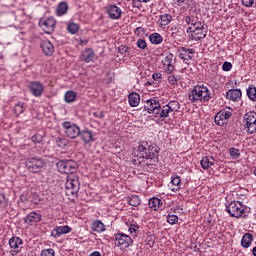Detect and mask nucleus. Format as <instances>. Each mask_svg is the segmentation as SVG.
<instances>
[{
  "label": "nucleus",
  "mask_w": 256,
  "mask_h": 256,
  "mask_svg": "<svg viewBox=\"0 0 256 256\" xmlns=\"http://www.w3.org/2000/svg\"><path fill=\"white\" fill-rule=\"evenodd\" d=\"M132 163L145 173H151L153 167L159 163V147L142 141L133 150Z\"/></svg>",
  "instance_id": "1"
},
{
  "label": "nucleus",
  "mask_w": 256,
  "mask_h": 256,
  "mask_svg": "<svg viewBox=\"0 0 256 256\" xmlns=\"http://www.w3.org/2000/svg\"><path fill=\"white\" fill-rule=\"evenodd\" d=\"M188 99L191 103H207L211 99V91L205 85H197L188 94Z\"/></svg>",
  "instance_id": "2"
},
{
  "label": "nucleus",
  "mask_w": 256,
  "mask_h": 256,
  "mask_svg": "<svg viewBox=\"0 0 256 256\" xmlns=\"http://www.w3.org/2000/svg\"><path fill=\"white\" fill-rule=\"evenodd\" d=\"M81 184L79 183V177L77 174H70L67 176L65 184V193L67 197H77Z\"/></svg>",
  "instance_id": "3"
},
{
  "label": "nucleus",
  "mask_w": 256,
  "mask_h": 256,
  "mask_svg": "<svg viewBox=\"0 0 256 256\" xmlns=\"http://www.w3.org/2000/svg\"><path fill=\"white\" fill-rule=\"evenodd\" d=\"M47 167V162L39 156L29 157L26 160V168L30 173H41Z\"/></svg>",
  "instance_id": "4"
},
{
  "label": "nucleus",
  "mask_w": 256,
  "mask_h": 256,
  "mask_svg": "<svg viewBox=\"0 0 256 256\" xmlns=\"http://www.w3.org/2000/svg\"><path fill=\"white\" fill-rule=\"evenodd\" d=\"M226 211L231 217L239 219V217H243V215L247 213V206H244L239 201H232L228 206H226Z\"/></svg>",
  "instance_id": "5"
},
{
  "label": "nucleus",
  "mask_w": 256,
  "mask_h": 256,
  "mask_svg": "<svg viewBox=\"0 0 256 256\" xmlns=\"http://www.w3.org/2000/svg\"><path fill=\"white\" fill-rule=\"evenodd\" d=\"M56 167L60 173L75 175L73 172L77 170V162L73 160H60L56 163Z\"/></svg>",
  "instance_id": "6"
},
{
  "label": "nucleus",
  "mask_w": 256,
  "mask_h": 256,
  "mask_svg": "<svg viewBox=\"0 0 256 256\" xmlns=\"http://www.w3.org/2000/svg\"><path fill=\"white\" fill-rule=\"evenodd\" d=\"M62 127L64 129L66 137H68L69 139H77V137H79V135L81 134V128H79L77 124L70 121L63 122Z\"/></svg>",
  "instance_id": "7"
},
{
  "label": "nucleus",
  "mask_w": 256,
  "mask_h": 256,
  "mask_svg": "<svg viewBox=\"0 0 256 256\" xmlns=\"http://www.w3.org/2000/svg\"><path fill=\"white\" fill-rule=\"evenodd\" d=\"M245 130L250 134L256 133V113L253 111L247 112L244 115Z\"/></svg>",
  "instance_id": "8"
},
{
  "label": "nucleus",
  "mask_w": 256,
  "mask_h": 256,
  "mask_svg": "<svg viewBox=\"0 0 256 256\" xmlns=\"http://www.w3.org/2000/svg\"><path fill=\"white\" fill-rule=\"evenodd\" d=\"M114 245L120 247V249H127L133 245V239L127 234L118 233L115 235Z\"/></svg>",
  "instance_id": "9"
},
{
  "label": "nucleus",
  "mask_w": 256,
  "mask_h": 256,
  "mask_svg": "<svg viewBox=\"0 0 256 256\" xmlns=\"http://www.w3.org/2000/svg\"><path fill=\"white\" fill-rule=\"evenodd\" d=\"M57 25V21L55 18H41L39 20V27H41L44 33H53L55 31V26Z\"/></svg>",
  "instance_id": "10"
},
{
  "label": "nucleus",
  "mask_w": 256,
  "mask_h": 256,
  "mask_svg": "<svg viewBox=\"0 0 256 256\" xmlns=\"http://www.w3.org/2000/svg\"><path fill=\"white\" fill-rule=\"evenodd\" d=\"M27 89L33 97H41L45 91V87L40 81H30L27 85Z\"/></svg>",
  "instance_id": "11"
},
{
  "label": "nucleus",
  "mask_w": 256,
  "mask_h": 256,
  "mask_svg": "<svg viewBox=\"0 0 256 256\" xmlns=\"http://www.w3.org/2000/svg\"><path fill=\"white\" fill-rule=\"evenodd\" d=\"M231 115H233V109H223L215 115L214 121L216 125H224L225 122L223 121H227V119H229Z\"/></svg>",
  "instance_id": "12"
},
{
  "label": "nucleus",
  "mask_w": 256,
  "mask_h": 256,
  "mask_svg": "<svg viewBox=\"0 0 256 256\" xmlns=\"http://www.w3.org/2000/svg\"><path fill=\"white\" fill-rule=\"evenodd\" d=\"M160 107H161V103H159V100L148 99L146 101V105L144 106V109H145V111H147L151 115H154V117H155L157 115V112L159 111Z\"/></svg>",
  "instance_id": "13"
},
{
  "label": "nucleus",
  "mask_w": 256,
  "mask_h": 256,
  "mask_svg": "<svg viewBox=\"0 0 256 256\" xmlns=\"http://www.w3.org/2000/svg\"><path fill=\"white\" fill-rule=\"evenodd\" d=\"M79 59L83 63H93L95 61V51L91 48H85L81 51Z\"/></svg>",
  "instance_id": "14"
},
{
  "label": "nucleus",
  "mask_w": 256,
  "mask_h": 256,
  "mask_svg": "<svg viewBox=\"0 0 256 256\" xmlns=\"http://www.w3.org/2000/svg\"><path fill=\"white\" fill-rule=\"evenodd\" d=\"M169 117H174V114L171 112L168 106H160V108H158V111L156 112L155 118L160 119L161 121H165V119Z\"/></svg>",
  "instance_id": "15"
},
{
  "label": "nucleus",
  "mask_w": 256,
  "mask_h": 256,
  "mask_svg": "<svg viewBox=\"0 0 256 256\" xmlns=\"http://www.w3.org/2000/svg\"><path fill=\"white\" fill-rule=\"evenodd\" d=\"M79 137L83 141L84 145L94 143L95 138L93 137V131L89 129L80 130Z\"/></svg>",
  "instance_id": "16"
},
{
  "label": "nucleus",
  "mask_w": 256,
  "mask_h": 256,
  "mask_svg": "<svg viewBox=\"0 0 256 256\" xmlns=\"http://www.w3.org/2000/svg\"><path fill=\"white\" fill-rule=\"evenodd\" d=\"M242 95L243 92H241V89H230L226 93V99L233 101L234 103H239V101H241Z\"/></svg>",
  "instance_id": "17"
},
{
  "label": "nucleus",
  "mask_w": 256,
  "mask_h": 256,
  "mask_svg": "<svg viewBox=\"0 0 256 256\" xmlns=\"http://www.w3.org/2000/svg\"><path fill=\"white\" fill-rule=\"evenodd\" d=\"M178 51V57H180L182 61H191V59H193V55H195V50L191 48L182 47Z\"/></svg>",
  "instance_id": "18"
},
{
  "label": "nucleus",
  "mask_w": 256,
  "mask_h": 256,
  "mask_svg": "<svg viewBox=\"0 0 256 256\" xmlns=\"http://www.w3.org/2000/svg\"><path fill=\"white\" fill-rule=\"evenodd\" d=\"M107 14L110 19H121V15H123V11L117 5H110L107 9Z\"/></svg>",
  "instance_id": "19"
},
{
  "label": "nucleus",
  "mask_w": 256,
  "mask_h": 256,
  "mask_svg": "<svg viewBox=\"0 0 256 256\" xmlns=\"http://www.w3.org/2000/svg\"><path fill=\"white\" fill-rule=\"evenodd\" d=\"M42 215L37 212H30L25 218L24 222L27 223V225H35V223H39L42 219Z\"/></svg>",
  "instance_id": "20"
},
{
  "label": "nucleus",
  "mask_w": 256,
  "mask_h": 256,
  "mask_svg": "<svg viewBox=\"0 0 256 256\" xmlns=\"http://www.w3.org/2000/svg\"><path fill=\"white\" fill-rule=\"evenodd\" d=\"M41 49L46 57H51L55 52V47H53V44L50 41H44L41 44Z\"/></svg>",
  "instance_id": "21"
},
{
  "label": "nucleus",
  "mask_w": 256,
  "mask_h": 256,
  "mask_svg": "<svg viewBox=\"0 0 256 256\" xmlns=\"http://www.w3.org/2000/svg\"><path fill=\"white\" fill-rule=\"evenodd\" d=\"M205 24L201 22H192L187 28L186 33H195V31H205Z\"/></svg>",
  "instance_id": "22"
},
{
  "label": "nucleus",
  "mask_w": 256,
  "mask_h": 256,
  "mask_svg": "<svg viewBox=\"0 0 256 256\" xmlns=\"http://www.w3.org/2000/svg\"><path fill=\"white\" fill-rule=\"evenodd\" d=\"M128 103L130 107H138L141 103V96L135 92L128 95Z\"/></svg>",
  "instance_id": "23"
},
{
  "label": "nucleus",
  "mask_w": 256,
  "mask_h": 256,
  "mask_svg": "<svg viewBox=\"0 0 256 256\" xmlns=\"http://www.w3.org/2000/svg\"><path fill=\"white\" fill-rule=\"evenodd\" d=\"M251 243H253V235L249 233L244 234L241 240L242 247H244V249H249Z\"/></svg>",
  "instance_id": "24"
},
{
  "label": "nucleus",
  "mask_w": 256,
  "mask_h": 256,
  "mask_svg": "<svg viewBox=\"0 0 256 256\" xmlns=\"http://www.w3.org/2000/svg\"><path fill=\"white\" fill-rule=\"evenodd\" d=\"M9 245L11 249H21V245H23V240L17 236H13L9 240Z\"/></svg>",
  "instance_id": "25"
},
{
  "label": "nucleus",
  "mask_w": 256,
  "mask_h": 256,
  "mask_svg": "<svg viewBox=\"0 0 256 256\" xmlns=\"http://www.w3.org/2000/svg\"><path fill=\"white\" fill-rule=\"evenodd\" d=\"M172 19L173 16H171V14H161L158 20L160 23V27H167V25L171 23Z\"/></svg>",
  "instance_id": "26"
},
{
  "label": "nucleus",
  "mask_w": 256,
  "mask_h": 256,
  "mask_svg": "<svg viewBox=\"0 0 256 256\" xmlns=\"http://www.w3.org/2000/svg\"><path fill=\"white\" fill-rule=\"evenodd\" d=\"M148 206L150 209H153V211H157L160 207H163V202H161V199L154 197L149 200Z\"/></svg>",
  "instance_id": "27"
},
{
  "label": "nucleus",
  "mask_w": 256,
  "mask_h": 256,
  "mask_svg": "<svg viewBox=\"0 0 256 256\" xmlns=\"http://www.w3.org/2000/svg\"><path fill=\"white\" fill-rule=\"evenodd\" d=\"M56 232L57 237H61V235H66L67 233H71L73 228L65 225V226H57L54 230Z\"/></svg>",
  "instance_id": "28"
},
{
  "label": "nucleus",
  "mask_w": 256,
  "mask_h": 256,
  "mask_svg": "<svg viewBox=\"0 0 256 256\" xmlns=\"http://www.w3.org/2000/svg\"><path fill=\"white\" fill-rule=\"evenodd\" d=\"M149 41L152 45H161L163 43V36L159 33H152L149 36Z\"/></svg>",
  "instance_id": "29"
},
{
  "label": "nucleus",
  "mask_w": 256,
  "mask_h": 256,
  "mask_svg": "<svg viewBox=\"0 0 256 256\" xmlns=\"http://www.w3.org/2000/svg\"><path fill=\"white\" fill-rule=\"evenodd\" d=\"M69 10V5H67V2H60L57 6V15L58 17H63Z\"/></svg>",
  "instance_id": "30"
},
{
  "label": "nucleus",
  "mask_w": 256,
  "mask_h": 256,
  "mask_svg": "<svg viewBox=\"0 0 256 256\" xmlns=\"http://www.w3.org/2000/svg\"><path fill=\"white\" fill-rule=\"evenodd\" d=\"M92 231H96L97 233H102V231H105V224L101 222V220H96L92 224Z\"/></svg>",
  "instance_id": "31"
},
{
  "label": "nucleus",
  "mask_w": 256,
  "mask_h": 256,
  "mask_svg": "<svg viewBox=\"0 0 256 256\" xmlns=\"http://www.w3.org/2000/svg\"><path fill=\"white\" fill-rule=\"evenodd\" d=\"M247 97L250 99V101H256V87L255 85H250L247 90Z\"/></svg>",
  "instance_id": "32"
},
{
  "label": "nucleus",
  "mask_w": 256,
  "mask_h": 256,
  "mask_svg": "<svg viewBox=\"0 0 256 256\" xmlns=\"http://www.w3.org/2000/svg\"><path fill=\"white\" fill-rule=\"evenodd\" d=\"M55 143L60 149H65L69 145V140L65 137H58L56 138Z\"/></svg>",
  "instance_id": "33"
},
{
  "label": "nucleus",
  "mask_w": 256,
  "mask_h": 256,
  "mask_svg": "<svg viewBox=\"0 0 256 256\" xmlns=\"http://www.w3.org/2000/svg\"><path fill=\"white\" fill-rule=\"evenodd\" d=\"M200 165H201L202 169L207 170V169L213 167V165H215V164L213 162H211L209 157L205 156L201 159Z\"/></svg>",
  "instance_id": "34"
},
{
  "label": "nucleus",
  "mask_w": 256,
  "mask_h": 256,
  "mask_svg": "<svg viewBox=\"0 0 256 256\" xmlns=\"http://www.w3.org/2000/svg\"><path fill=\"white\" fill-rule=\"evenodd\" d=\"M166 105L168 106V109L171 111L172 115H175V112L179 111V109L181 108V106L179 105V102L177 101H170Z\"/></svg>",
  "instance_id": "35"
},
{
  "label": "nucleus",
  "mask_w": 256,
  "mask_h": 256,
  "mask_svg": "<svg viewBox=\"0 0 256 256\" xmlns=\"http://www.w3.org/2000/svg\"><path fill=\"white\" fill-rule=\"evenodd\" d=\"M76 97H77V93L70 90L65 93L64 99L66 103H73Z\"/></svg>",
  "instance_id": "36"
},
{
  "label": "nucleus",
  "mask_w": 256,
  "mask_h": 256,
  "mask_svg": "<svg viewBox=\"0 0 256 256\" xmlns=\"http://www.w3.org/2000/svg\"><path fill=\"white\" fill-rule=\"evenodd\" d=\"M171 184L174 186L172 191H179V189H181V177L176 176L172 178Z\"/></svg>",
  "instance_id": "37"
},
{
  "label": "nucleus",
  "mask_w": 256,
  "mask_h": 256,
  "mask_svg": "<svg viewBox=\"0 0 256 256\" xmlns=\"http://www.w3.org/2000/svg\"><path fill=\"white\" fill-rule=\"evenodd\" d=\"M128 203L129 205H131L132 207H139V205H141V198H139V196H131L128 199Z\"/></svg>",
  "instance_id": "38"
},
{
  "label": "nucleus",
  "mask_w": 256,
  "mask_h": 256,
  "mask_svg": "<svg viewBox=\"0 0 256 256\" xmlns=\"http://www.w3.org/2000/svg\"><path fill=\"white\" fill-rule=\"evenodd\" d=\"M205 37H207V34H203V33H191L189 34V39H191V41H201V39H205Z\"/></svg>",
  "instance_id": "39"
},
{
  "label": "nucleus",
  "mask_w": 256,
  "mask_h": 256,
  "mask_svg": "<svg viewBox=\"0 0 256 256\" xmlns=\"http://www.w3.org/2000/svg\"><path fill=\"white\" fill-rule=\"evenodd\" d=\"M67 30L69 33H79V24L71 22L67 25Z\"/></svg>",
  "instance_id": "40"
},
{
  "label": "nucleus",
  "mask_w": 256,
  "mask_h": 256,
  "mask_svg": "<svg viewBox=\"0 0 256 256\" xmlns=\"http://www.w3.org/2000/svg\"><path fill=\"white\" fill-rule=\"evenodd\" d=\"M14 112L16 115H21L22 113H25V104L23 102H19L14 107Z\"/></svg>",
  "instance_id": "41"
},
{
  "label": "nucleus",
  "mask_w": 256,
  "mask_h": 256,
  "mask_svg": "<svg viewBox=\"0 0 256 256\" xmlns=\"http://www.w3.org/2000/svg\"><path fill=\"white\" fill-rule=\"evenodd\" d=\"M229 153L232 159H239L241 157V151L237 148H230Z\"/></svg>",
  "instance_id": "42"
},
{
  "label": "nucleus",
  "mask_w": 256,
  "mask_h": 256,
  "mask_svg": "<svg viewBox=\"0 0 256 256\" xmlns=\"http://www.w3.org/2000/svg\"><path fill=\"white\" fill-rule=\"evenodd\" d=\"M167 222L169 223V225H176V223L179 222V217L175 214L168 215Z\"/></svg>",
  "instance_id": "43"
},
{
  "label": "nucleus",
  "mask_w": 256,
  "mask_h": 256,
  "mask_svg": "<svg viewBox=\"0 0 256 256\" xmlns=\"http://www.w3.org/2000/svg\"><path fill=\"white\" fill-rule=\"evenodd\" d=\"M130 51H131V49L125 45H121L118 48V53H120V55L127 56V55H129Z\"/></svg>",
  "instance_id": "44"
},
{
  "label": "nucleus",
  "mask_w": 256,
  "mask_h": 256,
  "mask_svg": "<svg viewBox=\"0 0 256 256\" xmlns=\"http://www.w3.org/2000/svg\"><path fill=\"white\" fill-rule=\"evenodd\" d=\"M171 63H173V54L169 53L162 60V65L165 66V65H169Z\"/></svg>",
  "instance_id": "45"
},
{
  "label": "nucleus",
  "mask_w": 256,
  "mask_h": 256,
  "mask_svg": "<svg viewBox=\"0 0 256 256\" xmlns=\"http://www.w3.org/2000/svg\"><path fill=\"white\" fill-rule=\"evenodd\" d=\"M40 256H55V250L53 248L44 249Z\"/></svg>",
  "instance_id": "46"
},
{
  "label": "nucleus",
  "mask_w": 256,
  "mask_h": 256,
  "mask_svg": "<svg viewBox=\"0 0 256 256\" xmlns=\"http://www.w3.org/2000/svg\"><path fill=\"white\" fill-rule=\"evenodd\" d=\"M163 69L165 73H168V75H171L173 71H175V66H173V63L167 64L163 66Z\"/></svg>",
  "instance_id": "47"
},
{
  "label": "nucleus",
  "mask_w": 256,
  "mask_h": 256,
  "mask_svg": "<svg viewBox=\"0 0 256 256\" xmlns=\"http://www.w3.org/2000/svg\"><path fill=\"white\" fill-rule=\"evenodd\" d=\"M138 49L145 50L147 49V42L144 39H138L136 42Z\"/></svg>",
  "instance_id": "48"
},
{
  "label": "nucleus",
  "mask_w": 256,
  "mask_h": 256,
  "mask_svg": "<svg viewBox=\"0 0 256 256\" xmlns=\"http://www.w3.org/2000/svg\"><path fill=\"white\" fill-rule=\"evenodd\" d=\"M76 43H78V45H81V47H85V45H87V43H89V39L88 38H78V39H76Z\"/></svg>",
  "instance_id": "49"
},
{
  "label": "nucleus",
  "mask_w": 256,
  "mask_h": 256,
  "mask_svg": "<svg viewBox=\"0 0 256 256\" xmlns=\"http://www.w3.org/2000/svg\"><path fill=\"white\" fill-rule=\"evenodd\" d=\"M233 69V64L231 62H224L222 65V71H231Z\"/></svg>",
  "instance_id": "50"
},
{
  "label": "nucleus",
  "mask_w": 256,
  "mask_h": 256,
  "mask_svg": "<svg viewBox=\"0 0 256 256\" xmlns=\"http://www.w3.org/2000/svg\"><path fill=\"white\" fill-rule=\"evenodd\" d=\"M31 141H33V143H41L43 141V136H41V134L33 135Z\"/></svg>",
  "instance_id": "51"
},
{
  "label": "nucleus",
  "mask_w": 256,
  "mask_h": 256,
  "mask_svg": "<svg viewBox=\"0 0 256 256\" xmlns=\"http://www.w3.org/2000/svg\"><path fill=\"white\" fill-rule=\"evenodd\" d=\"M137 231H139V225H137V224H131L130 227H129V232H130L131 234H133V233L136 234Z\"/></svg>",
  "instance_id": "52"
},
{
  "label": "nucleus",
  "mask_w": 256,
  "mask_h": 256,
  "mask_svg": "<svg viewBox=\"0 0 256 256\" xmlns=\"http://www.w3.org/2000/svg\"><path fill=\"white\" fill-rule=\"evenodd\" d=\"M177 82H178V80L174 75L168 76V83L170 85H177Z\"/></svg>",
  "instance_id": "53"
},
{
  "label": "nucleus",
  "mask_w": 256,
  "mask_h": 256,
  "mask_svg": "<svg viewBox=\"0 0 256 256\" xmlns=\"http://www.w3.org/2000/svg\"><path fill=\"white\" fill-rule=\"evenodd\" d=\"M93 117H95L96 119H104L105 118V112L104 111L94 112Z\"/></svg>",
  "instance_id": "54"
},
{
  "label": "nucleus",
  "mask_w": 256,
  "mask_h": 256,
  "mask_svg": "<svg viewBox=\"0 0 256 256\" xmlns=\"http://www.w3.org/2000/svg\"><path fill=\"white\" fill-rule=\"evenodd\" d=\"M253 3H255V0H242L244 7H253Z\"/></svg>",
  "instance_id": "55"
},
{
  "label": "nucleus",
  "mask_w": 256,
  "mask_h": 256,
  "mask_svg": "<svg viewBox=\"0 0 256 256\" xmlns=\"http://www.w3.org/2000/svg\"><path fill=\"white\" fill-rule=\"evenodd\" d=\"M141 3H143V0H133L132 1V6L139 9L141 7Z\"/></svg>",
  "instance_id": "56"
},
{
  "label": "nucleus",
  "mask_w": 256,
  "mask_h": 256,
  "mask_svg": "<svg viewBox=\"0 0 256 256\" xmlns=\"http://www.w3.org/2000/svg\"><path fill=\"white\" fill-rule=\"evenodd\" d=\"M173 1L176 5H178V7H183L186 0H173Z\"/></svg>",
  "instance_id": "57"
},
{
  "label": "nucleus",
  "mask_w": 256,
  "mask_h": 256,
  "mask_svg": "<svg viewBox=\"0 0 256 256\" xmlns=\"http://www.w3.org/2000/svg\"><path fill=\"white\" fill-rule=\"evenodd\" d=\"M152 78L154 79V81H159V79H161V73H154L152 75Z\"/></svg>",
  "instance_id": "58"
},
{
  "label": "nucleus",
  "mask_w": 256,
  "mask_h": 256,
  "mask_svg": "<svg viewBox=\"0 0 256 256\" xmlns=\"http://www.w3.org/2000/svg\"><path fill=\"white\" fill-rule=\"evenodd\" d=\"M185 21L188 25H191V23H194L191 19V16H186Z\"/></svg>",
  "instance_id": "59"
},
{
  "label": "nucleus",
  "mask_w": 256,
  "mask_h": 256,
  "mask_svg": "<svg viewBox=\"0 0 256 256\" xmlns=\"http://www.w3.org/2000/svg\"><path fill=\"white\" fill-rule=\"evenodd\" d=\"M135 33H145V29L138 27L136 28Z\"/></svg>",
  "instance_id": "60"
},
{
  "label": "nucleus",
  "mask_w": 256,
  "mask_h": 256,
  "mask_svg": "<svg viewBox=\"0 0 256 256\" xmlns=\"http://www.w3.org/2000/svg\"><path fill=\"white\" fill-rule=\"evenodd\" d=\"M89 256H101V253L99 251H94Z\"/></svg>",
  "instance_id": "61"
},
{
  "label": "nucleus",
  "mask_w": 256,
  "mask_h": 256,
  "mask_svg": "<svg viewBox=\"0 0 256 256\" xmlns=\"http://www.w3.org/2000/svg\"><path fill=\"white\" fill-rule=\"evenodd\" d=\"M252 254L256 256V246L252 249Z\"/></svg>",
  "instance_id": "62"
},
{
  "label": "nucleus",
  "mask_w": 256,
  "mask_h": 256,
  "mask_svg": "<svg viewBox=\"0 0 256 256\" xmlns=\"http://www.w3.org/2000/svg\"><path fill=\"white\" fill-rule=\"evenodd\" d=\"M151 0H142V3H149Z\"/></svg>",
  "instance_id": "63"
},
{
  "label": "nucleus",
  "mask_w": 256,
  "mask_h": 256,
  "mask_svg": "<svg viewBox=\"0 0 256 256\" xmlns=\"http://www.w3.org/2000/svg\"><path fill=\"white\" fill-rule=\"evenodd\" d=\"M253 174H254V175H255V177H256V169L254 170Z\"/></svg>",
  "instance_id": "64"
}]
</instances>
